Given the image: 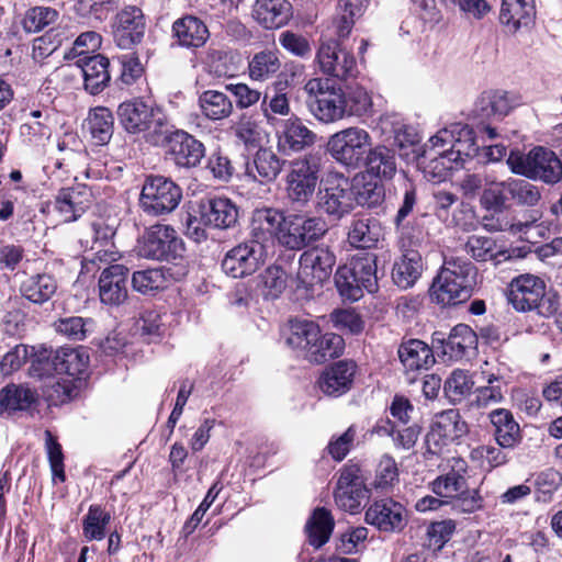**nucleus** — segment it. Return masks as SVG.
Returning a JSON list of instances; mask_svg holds the SVG:
<instances>
[{
  "label": "nucleus",
  "instance_id": "f257e3e1",
  "mask_svg": "<svg viewBox=\"0 0 562 562\" xmlns=\"http://www.w3.org/2000/svg\"><path fill=\"white\" fill-rule=\"evenodd\" d=\"M477 269L465 258H446L429 289L432 302L441 306L468 301L476 286Z\"/></svg>",
  "mask_w": 562,
  "mask_h": 562
},
{
  "label": "nucleus",
  "instance_id": "f03ea898",
  "mask_svg": "<svg viewBox=\"0 0 562 562\" xmlns=\"http://www.w3.org/2000/svg\"><path fill=\"white\" fill-rule=\"evenodd\" d=\"M322 171V154L307 153L285 165L284 186L288 200L299 206L313 198Z\"/></svg>",
  "mask_w": 562,
  "mask_h": 562
},
{
  "label": "nucleus",
  "instance_id": "7ed1b4c3",
  "mask_svg": "<svg viewBox=\"0 0 562 562\" xmlns=\"http://www.w3.org/2000/svg\"><path fill=\"white\" fill-rule=\"evenodd\" d=\"M335 284L341 296L357 301L362 291L372 293L378 289L376 256H356L348 266L339 267L335 273Z\"/></svg>",
  "mask_w": 562,
  "mask_h": 562
},
{
  "label": "nucleus",
  "instance_id": "20e7f679",
  "mask_svg": "<svg viewBox=\"0 0 562 562\" xmlns=\"http://www.w3.org/2000/svg\"><path fill=\"white\" fill-rule=\"evenodd\" d=\"M372 145L370 133L358 126H350L333 134L327 142L329 155L348 169L362 167L364 156Z\"/></svg>",
  "mask_w": 562,
  "mask_h": 562
},
{
  "label": "nucleus",
  "instance_id": "39448f33",
  "mask_svg": "<svg viewBox=\"0 0 562 562\" xmlns=\"http://www.w3.org/2000/svg\"><path fill=\"white\" fill-rule=\"evenodd\" d=\"M304 91L314 97L308 106L316 120L323 123H334L345 119L344 90L329 79L313 78L305 86Z\"/></svg>",
  "mask_w": 562,
  "mask_h": 562
},
{
  "label": "nucleus",
  "instance_id": "423d86ee",
  "mask_svg": "<svg viewBox=\"0 0 562 562\" xmlns=\"http://www.w3.org/2000/svg\"><path fill=\"white\" fill-rule=\"evenodd\" d=\"M182 199L181 188L162 176H148L142 187L139 206L148 215L160 216L177 209Z\"/></svg>",
  "mask_w": 562,
  "mask_h": 562
},
{
  "label": "nucleus",
  "instance_id": "0eeeda50",
  "mask_svg": "<svg viewBox=\"0 0 562 562\" xmlns=\"http://www.w3.org/2000/svg\"><path fill=\"white\" fill-rule=\"evenodd\" d=\"M326 232L327 226L322 217L288 214L278 234V243L286 249L301 250L322 238Z\"/></svg>",
  "mask_w": 562,
  "mask_h": 562
},
{
  "label": "nucleus",
  "instance_id": "6e6552de",
  "mask_svg": "<svg viewBox=\"0 0 562 562\" xmlns=\"http://www.w3.org/2000/svg\"><path fill=\"white\" fill-rule=\"evenodd\" d=\"M338 473L334 491L335 503L345 512L357 513L363 499L369 496L361 470L357 464H345Z\"/></svg>",
  "mask_w": 562,
  "mask_h": 562
},
{
  "label": "nucleus",
  "instance_id": "1a4fd4ad",
  "mask_svg": "<svg viewBox=\"0 0 562 562\" xmlns=\"http://www.w3.org/2000/svg\"><path fill=\"white\" fill-rule=\"evenodd\" d=\"M431 142L446 147L448 154L457 162V166L460 167L479 153L474 131L469 125L462 123H456L440 130L431 137Z\"/></svg>",
  "mask_w": 562,
  "mask_h": 562
},
{
  "label": "nucleus",
  "instance_id": "9d476101",
  "mask_svg": "<svg viewBox=\"0 0 562 562\" xmlns=\"http://www.w3.org/2000/svg\"><path fill=\"white\" fill-rule=\"evenodd\" d=\"M336 256L328 246L305 250L299 259L297 278L304 285L322 284L331 276Z\"/></svg>",
  "mask_w": 562,
  "mask_h": 562
},
{
  "label": "nucleus",
  "instance_id": "9b49d317",
  "mask_svg": "<svg viewBox=\"0 0 562 562\" xmlns=\"http://www.w3.org/2000/svg\"><path fill=\"white\" fill-rule=\"evenodd\" d=\"M268 255L262 246L249 239L227 251L222 261V269L232 278H244L256 272Z\"/></svg>",
  "mask_w": 562,
  "mask_h": 562
},
{
  "label": "nucleus",
  "instance_id": "f8f14e48",
  "mask_svg": "<svg viewBox=\"0 0 562 562\" xmlns=\"http://www.w3.org/2000/svg\"><path fill=\"white\" fill-rule=\"evenodd\" d=\"M413 159L423 169L425 178L434 182L443 181L450 170L460 168L446 147L434 144L431 137L423 147L413 150Z\"/></svg>",
  "mask_w": 562,
  "mask_h": 562
},
{
  "label": "nucleus",
  "instance_id": "ddd939ff",
  "mask_svg": "<svg viewBox=\"0 0 562 562\" xmlns=\"http://www.w3.org/2000/svg\"><path fill=\"white\" fill-rule=\"evenodd\" d=\"M182 250V240L169 225H154L144 236L140 255L148 259L169 260Z\"/></svg>",
  "mask_w": 562,
  "mask_h": 562
},
{
  "label": "nucleus",
  "instance_id": "4468645a",
  "mask_svg": "<svg viewBox=\"0 0 562 562\" xmlns=\"http://www.w3.org/2000/svg\"><path fill=\"white\" fill-rule=\"evenodd\" d=\"M353 183L341 173L330 176L321 198V206L325 213L341 218L353 209Z\"/></svg>",
  "mask_w": 562,
  "mask_h": 562
},
{
  "label": "nucleus",
  "instance_id": "2eb2a0df",
  "mask_svg": "<svg viewBox=\"0 0 562 562\" xmlns=\"http://www.w3.org/2000/svg\"><path fill=\"white\" fill-rule=\"evenodd\" d=\"M317 59L323 72L341 80L349 78L356 67L353 56L341 46L336 37H328L322 42Z\"/></svg>",
  "mask_w": 562,
  "mask_h": 562
},
{
  "label": "nucleus",
  "instance_id": "dca6fc26",
  "mask_svg": "<svg viewBox=\"0 0 562 562\" xmlns=\"http://www.w3.org/2000/svg\"><path fill=\"white\" fill-rule=\"evenodd\" d=\"M130 270L123 265H110L99 277V297L101 303L109 306H120L128 297Z\"/></svg>",
  "mask_w": 562,
  "mask_h": 562
},
{
  "label": "nucleus",
  "instance_id": "f3484780",
  "mask_svg": "<svg viewBox=\"0 0 562 562\" xmlns=\"http://www.w3.org/2000/svg\"><path fill=\"white\" fill-rule=\"evenodd\" d=\"M284 216L283 212L278 209H256L251 215L249 239L269 252L274 239L278 240Z\"/></svg>",
  "mask_w": 562,
  "mask_h": 562
},
{
  "label": "nucleus",
  "instance_id": "a211bd4d",
  "mask_svg": "<svg viewBox=\"0 0 562 562\" xmlns=\"http://www.w3.org/2000/svg\"><path fill=\"white\" fill-rule=\"evenodd\" d=\"M93 194L91 189L78 183L59 190L55 198V210L65 223L75 222L91 206Z\"/></svg>",
  "mask_w": 562,
  "mask_h": 562
},
{
  "label": "nucleus",
  "instance_id": "6ab92c4d",
  "mask_svg": "<svg viewBox=\"0 0 562 562\" xmlns=\"http://www.w3.org/2000/svg\"><path fill=\"white\" fill-rule=\"evenodd\" d=\"M366 521L384 532L402 530L407 522L405 507L392 498L372 503L366 512Z\"/></svg>",
  "mask_w": 562,
  "mask_h": 562
},
{
  "label": "nucleus",
  "instance_id": "aec40b11",
  "mask_svg": "<svg viewBox=\"0 0 562 562\" xmlns=\"http://www.w3.org/2000/svg\"><path fill=\"white\" fill-rule=\"evenodd\" d=\"M468 424L458 409H447L435 416L427 443L440 448L449 442L460 439L468 434Z\"/></svg>",
  "mask_w": 562,
  "mask_h": 562
},
{
  "label": "nucleus",
  "instance_id": "412c9836",
  "mask_svg": "<svg viewBox=\"0 0 562 562\" xmlns=\"http://www.w3.org/2000/svg\"><path fill=\"white\" fill-rule=\"evenodd\" d=\"M201 222L210 227L228 229L238 221V209L227 198H213L202 201L199 205Z\"/></svg>",
  "mask_w": 562,
  "mask_h": 562
},
{
  "label": "nucleus",
  "instance_id": "4be33fe9",
  "mask_svg": "<svg viewBox=\"0 0 562 562\" xmlns=\"http://www.w3.org/2000/svg\"><path fill=\"white\" fill-rule=\"evenodd\" d=\"M278 149L284 155L299 153L313 145L316 135L297 116H292L282 123V127L277 133Z\"/></svg>",
  "mask_w": 562,
  "mask_h": 562
},
{
  "label": "nucleus",
  "instance_id": "5701e85b",
  "mask_svg": "<svg viewBox=\"0 0 562 562\" xmlns=\"http://www.w3.org/2000/svg\"><path fill=\"white\" fill-rule=\"evenodd\" d=\"M561 178V159L554 151L541 146L529 151V179L554 184Z\"/></svg>",
  "mask_w": 562,
  "mask_h": 562
},
{
  "label": "nucleus",
  "instance_id": "b1692460",
  "mask_svg": "<svg viewBox=\"0 0 562 562\" xmlns=\"http://www.w3.org/2000/svg\"><path fill=\"white\" fill-rule=\"evenodd\" d=\"M356 369V364L351 361L335 362L319 376V389L328 396H341L351 389Z\"/></svg>",
  "mask_w": 562,
  "mask_h": 562
},
{
  "label": "nucleus",
  "instance_id": "393cba45",
  "mask_svg": "<svg viewBox=\"0 0 562 562\" xmlns=\"http://www.w3.org/2000/svg\"><path fill=\"white\" fill-rule=\"evenodd\" d=\"M418 237L413 238V244L401 248L402 256L394 262L392 270L393 282L401 289H408L415 284L423 272L420 254L412 247L416 245Z\"/></svg>",
  "mask_w": 562,
  "mask_h": 562
},
{
  "label": "nucleus",
  "instance_id": "a878e982",
  "mask_svg": "<svg viewBox=\"0 0 562 562\" xmlns=\"http://www.w3.org/2000/svg\"><path fill=\"white\" fill-rule=\"evenodd\" d=\"M83 77L85 89L92 95L99 94L109 85V59L104 56L91 55L80 57L75 61Z\"/></svg>",
  "mask_w": 562,
  "mask_h": 562
},
{
  "label": "nucleus",
  "instance_id": "bb28decb",
  "mask_svg": "<svg viewBox=\"0 0 562 562\" xmlns=\"http://www.w3.org/2000/svg\"><path fill=\"white\" fill-rule=\"evenodd\" d=\"M288 87L286 76L281 75L267 88L260 109L268 124L273 125L278 121V116H288L291 113L290 100L284 92Z\"/></svg>",
  "mask_w": 562,
  "mask_h": 562
},
{
  "label": "nucleus",
  "instance_id": "cd10ccee",
  "mask_svg": "<svg viewBox=\"0 0 562 562\" xmlns=\"http://www.w3.org/2000/svg\"><path fill=\"white\" fill-rule=\"evenodd\" d=\"M170 151L177 166L193 168L205 155L204 145L192 135L178 131L170 139Z\"/></svg>",
  "mask_w": 562,
  "mask_h": 562
},
{
  "label": "nucleus",
  "instance_id": "c85d7f7f",
  "mask_svg": "<svg viewBox=\"0 0 562 562\" xmlns=\"http://www.w3.org/2000/svg\"><path fill=\"white\" fill-rule=\"evenodd\" d=\"M254 19L267 30L284 26L292 16V4L288 0H256Z\"/></svg>",
  "mask_w": 562,
  "mask_h": 562
},
{
  "label": "nucleus",
  "instance_id": "c756f323",
  "mask_svg": "<svg viewBox=\"0 0 562 562\" xmlns=\"http://www.w3.org/2000/svg\"><path fill=\"white\" fill-rule=\"evenodd\" d=\"M477 345L476 333L470 326L459 324L442 340V353L450 360H461L474 355Z\"/></svg>",
  "mask_w": 562,
  "mask_h": 562
},
{
  "label": "nucleus",
  "instance_id": "7c9ffc66",
  "mask_svg": "<svg viewBox=\"0 0 562 562\" xmlns=\"http://www.w3.org/2000/svg\"><path fill=\"white\" fill-rule=\"evenodd\" d=\"M450 470L431 482V491L439 497L452 498L467 488V462L461 458H452Z\"/></svg>",
  "mask_w": 562,
  "mask_h": 562
},
{
  "label": "nucleus",
  "instance_id": "2f4dec72",
  "mask_svg": "<svg viewBox=\"0 0 562 562\" xmlns=\"http://www.w3.org/2000/svg\"><path fill=\"white\" fill-rule=\"evenodd\" d=\"M514 108V102L506 92L496 91L483 93L475 102L472 111L480 123L498 121L505 117Z\"/></svg>",
  "mask_w": 562,
  "mask_h": 562
},
{
  "label": "nucleus",
  "instance_id": "473e14b6",
  "mask_svg": "<svg viewBox=\"0 0 562 562\" xmlns=\"http://www.w3.org/2000/svg\"><path fill=\"white\" fill-rule=\"evenodd\" d=\"M117 116L121 125L128 133H142L151 125L153 109L140 99H135L121 103L117 108Z\"/></svg>",
  "mask_w": 562,
  "mask_h": 562
},
{
  "label": "nucleus",
  "instance_id": "72a5a7b5",
  "mask_svg": "<svg viewBox=\"0 0 562 562\" xmlns=\"http://www.w3.org/2000/svg\"><path fill=\"white\" fill-rule=\"evenodd\" d=\"M397 353L406 372L428 370L435 363L432 349L419 339L401 344Z\"/></svg>",
  "mask_w": 562,
  "mask_h": 562
},
{
  "label": "nucleus",
  "instance_id": "f704fd0d",
  "mask_svg": "<svg viewBox=\"0 0 562 562\" xmlns=\"http://www.w3.org/2000/svg\"><path fill=\"white\" fill-rule=\"evenodd\" d=\"M381 236V223L371 216L353 217L348 226L347 240L355 248H374Z\"/></svg>",
  "mask_w": 562,
  "mask_h": 562
},
{
  "label": "nucleus",
  "instance_id": "c9c22d12",
  "mask_svg": "<svg viewBox=\"0 0 562 562\" xmlns=\"http://www.w3.org/2000/svg\"><path fill=\"white\" fill-rule=\"evenodd\" d=\"M362 167L367 172L381 180H391L397 170L393 149L384 145L370 146L364 156Z\"/></svg>",
  "mask_w": 562,
  "mask_h": 562
},
{
  "label": "nucleus",
  "instance_id": "e433bc0d",
  "mask_svg": "<svg viewBox=\"0 0 562 562\" xmlns=\"http://www.w3.org/2000/svg\"><path fill=\"white\" fill-rule=\"evenodd\" d=\"M559 295L548 289L544 281L529 274V313L535 312L542 317L552 316L559 308Z\"/></svg>",
  "mask_w": 562,
  "mask_h": 562
},
{
  "label": "nucleus",
  "instance_id": "4c0bfd02",
  "mask_svg": "<svg viewBox=\"0 0 562 562\" xmlns=\"http://www.w3.org/2000/svg\"><path fill=\"white\" fill-rule=\"evenodd\" d=\"M89 364V356L82 348H60L52 357V368L57 374L79 376Z\"/></svg>",
  "mask_w": 562,
  "mask_h": 562
},
{
  "label": "nucleus",
  "instance_id": "58836bf2",
  "mask_svg": "<svg viewBox=\"0 0 562 562\" xmlns=\"http://www.w3.org/2000/svg\"><path fill=\"white\" fill-rule=\"evenodd\" d=\"M37 398L35 391L23 384H8L0 390V415L29 409Z\"/></svg>",
  "mask_w": 562,
  "mask_h": 562
},
{
  "label": "nucleus",
  "instance_id": "ea45409f",
  "mask_svg": "<svg viewBox=\"0 0 562 562\" xmlns=\"http://www.w3.org/2000/svg\"><path fill=\"white\" fill-rule=\"evenodd\" d=\"M285 165L268 148H259L251 164L247 166V172L260 183L272 182L277 179Z\"/></svg>",
  "mask_w": 562,
  "mask_h": 562
},
{
  "label": "nucleus",
  "instance_id": "a19ab883",
  "mask_svg": "<svg viewBox=\"0 0 562 562\" xmlns=\"http://www.w3.org/2000/svg\"><path fill=\"white\" fill-rule=\"evenodd\" d=\"M173 280L175 274L170 267L146 269L135 271L132 276V286L142 294H151L167 288Z\"/></svg>",
  "mask_w": 562,
  "mask_h": 562
},
{
  "label": "nucleus",
  "instance_id": "79ce46f5",
  "mask_svg": "<svg viewBox=\"0 0 562 562\" xmlns=\"http://www.w3.org/2000/svg\"><path fill=\"white\" fill-rule=\"evenodd\" d=\"M490 419L494 427L495 439L501 447L513 448L521 440L519 425L507 409L492 411Z\"/></svg>",
  "mask_w": 562,
  "mask_h": 562
},
{
  "label": "nucleus",
  "instance_id": "37998d69",
  "mask_svg": "<svg viewBox=\"0 0 562 562\" xmlns=\"http://www.w3.org/2000/svg\"><path fill=\"white\" fill-rule=\"evenodd\" d=\"M465 250L471 257L477 261H486L494 259L497 255L508 254L507 259L525 258L527 250L525 247H516L507 251H496V243L493 238L486 236H470L465 244Z\"/></svg>",
  "mask_w": 562,
  "mask_h": 562
},
{
  "label": "nucleus",
  "instance_id": "c03bdc74",
  "mask_svg": "<svg viewBox=\"0 0 562 562\" xmlns=\"http://www.w3.org/2000/svg\"><path fill=\"white\" fill-rule=\"evenodd\" d=\"M345 348L344 339L340 335L327 333L322 334L318 328L315 341L310 346L306 359L313 363H323L328 359L339 357Z\"/></svg>",
  "mask_w": 562,
  "mask_h": 562
},
{
  "label": "nucleus",
  "instance_id": "a18cd8bd",
  "mask_svg": "<svg viewBox=\"0 0 562 562\" xmlns=\"http://www.w3.org/2000/svg\"><path fill=\"white\" fill-rule=\"evenodd\" d=\"M334 518L326 508H316L305 525L308 542L315 548H321L330 538L334 529Z\"/></svg>",
  "mask_w": 562,
  "mask_h": 562
},
{
  "label": "nucleus",
  "instance_id": "49530a36",
  "mask_svg": "<svg viewBox=\"0 0 562 562\" xmlns=\"http://www.w3.org/2000/svg\"><path fill=\"white\" fill-rule=\"evenodd\" d=\"M57 284L49 274H35L26 278L20 286L23 297L34 304L47 302L56 292Z\"/></svg>",
  "mask_w": 562,
  "mask_h": 562
},
{
  "label": "nucleus",
  "instance_id": "de8ad7c7",
  "mask_svg": "<svg viewBox=\"0 0 562 562\" xmlns=\"http://www.w3.org/2000/svg\"><path fill=\"white\" fill-rule=\"evenodd\" d=\"M369 0H339L334 25L338 35H349L355 22L368 8Z\"/></svg>",
  "mask_w": 562,
  "mask_h": 562
},
{
  "label": "nucleus",
  "instance_id": "09e8293b",
  "mask_svg": "<svg viewBox=\"0 0 562 562\" xmlns=\"http://www.w3.org/2000/svg\"><path fill=\"white\" fill-rule=\"evenodd\" d=\"M318 335V325L312 321L295 319L290 324V333L286 337V345L292 349L300 350L306 358L310 346Z\"/></svg>",
  "mask_w": 562,
  "mask_h": 562
},
{
  "label": "nucleus",
  "instance_id": "8fccbe9b",
  "mask_svg": "<svg viewBox=\"0 0 562 562\" xmlns=\"http://www.w3.org/2000/svg\"><path fill=\"white\" fill-rule=\"evenodd\" d=\"M199 105L202 113L210 120H223L233 112V103L229 98L216 90H206L199 97Z\"/></svg>",
  "mask_w": 562,
  "mask_h": 562
},
{
  "label": "nucleus",
  "instance_id": "3c124183",
  "mask_svg": "<svg viewBox=\"0 0 562 562\" xmlns=\"http://www.w3.org/2000/svg\"><path fill=\"white\" fill-rule=\"evenodd\" d=\"M416 189L412 183H405V191L403 196V203L400 206L395 216L394 223L400 234L398 246L404 248L407 245L413 244V238H416L413 234V228L407 224H404V220L412 213L416 204Z\"/></svg>",
  "mask_w": 562,
  "mask_h": 562
},
{
  "label": "nucleus",
  "instance_id": "603ef678",
  "mask_svg": "<svg viewBox=\"0 0 562 562\" xmlns=\"http://www.w3.org/2000/svg\"><path fill=\"white\" fill-rule=\"evenodd\" d=\"M88 127L95 144H106L113 134L112 112L104 106L94 108L89 113Z\"/></svg>",
  "mask_w": 562,
  "mask_h": 562
},
{
  "label": "nucleus",
  "instance_id": "864d4df0",
  "mask_svg": "<svg viewBox=\"0 0 562 562\" xmlns=\"http://www.w3.org/2000/svg\"><path fill=\"white\" fill-rule=\"evenodd\" d=\"M398 482L400 472L395 459L387 453L383 454L375 467L373 488L382 493H389L393 491Z\"/></svg>",
  "mask_w": 562,
  "mask_h": 562
},
{
  "label": "nucleus",
  "instance_id": "5fc2aeb1",
  "mask_svg": "<svg viewBox=\"0 0 562 562\" xmlns=\"http://www.w3.org/2000/svg\"><path fill=\"white\" fill-rule=\"evenodd\" d=\"M281 67V61L272 50H262L254 55L248 64V74L255 81H267L276 75Z\"/></svg>",
  "mask_w": 562,
  "mask_h": 562
},
{
  "label": "nucleus",
  "instance_id": "6e6d98bb",
  "mask_svg": "<svg viewBox=\"0 0 562 562\" xmlns=\"http://www.w3.org/2000/svg\"><path fill=\"white\" fill-rule=\"evenodd\" d=\"M372 105V98L363 87H350L344 91L345 117L368 116L371 114Z\"/></svg>",
  "mask_w": 562,
  "mask_h": 562
},
{
  "label": "nucleus",
  "instance_id": "4d7b16f0",
  "mask_svg": "<svg viewBox=\"0 0 562 562\" xmlns=\"http://www.w3.org/2000/svg\"><path fill=\"white\" fill-rule=\"evenodd\" d=\"M111 515L100 505H91L82 519V533L88 541H100L105 537V528Z\"/></svg>",
  "mask_w": 562,
  "mask_h": 562
},
{
  "label": "nucleus",
  "instance_id": "13d9d810",
  "mask_svg": "<svg viewBox=\"0 0 562 562\" xmlns=\"http://www.w3.org/2000/svg\"><path fill=\"white\" fill-rule=\"evenodd\" d=\"M114 26L121 35H144L146 31L144 13L138 7H125L117 13Z\"/></svg>",
  "mask_w": 562,
  "mask_h": 562
},
{
  "label": "nucleus",
  "instance_id": "bf43d9fd",
  "mask_svg": "<svg viewBox=\"0 0 562 562\" xmlns=\"http://www.w3.org/2000/svg\"><path fill=\"white\" fill-rule=\"evenodd\" d=\"M58 18V11L53 8L34 7L25 12L22 25L27 33H38L54 25Z\"/></svg>",
  "mask_w": 562,
  "mask_h": 562
},
{
  "label": "nucleus",
  "instance_id": "052dcab7",
  "mask_svg": "<svg viewBox=\"0 0 562 562\" xmlns=\"http://www.w3.org/2000/svg\"><path fill=\"white\" fill-rule=\"evenodd\" d=\"M93 321L80 316L59 318L54 323L56 333L70 340H83L93 330Z\"/></svg>",
  "mask_w": 562,
  "mask_h": 562
},
{
  "label": "nucleus",
  "instance_id": "680f3d73",
  "mask_svg": "<svg viewBox=\"0 0 562 562\" xmlns=\"http://www.w3.org/2000/svg\"><path fill=\"white\" fill-rule=\"evenodd\" d=\"M473 381L467 371L457 369L447 378L443 391L452 403L461 402L473 387Z\"/></svg>",
  "mask_w": 562,
  "mask_h": 562
},
{
  "label": "nucleus",
  "instance_id": "e2e57ef3",
  "mask_svg": "<svg viewBox=\"0 0 562 562\" xmlns=\"http://www.w3.org/2000/svg\"><path fill=\"white\" fill-rule=\"evenodd\" d=\"M286 273L278 265L269 266L260 274V288L266 297L276 299L286 288Z\"/></svg>",
  "mask_w": 562,
  "mask_h": 562
},
{
  "label": "nucleus",
  "instance_id": "0e129e2a",
  "mask_svg": "<svg viewBox=\"0 0 562 562\" xmlns=\"http://www.w3.org/2000/svg\"><path fill=\"white\" fill-rule=\"evenodd\" d=\"M34 356V347L19 344L11 348L0 360V371L3 375H10L21 369L29 358Z\"/></svg>",
  "mask_w": 562,
  "mask_h": 562
},
{
  "label": "nucleus",
  "instance_id": "69168bd1",
  "mask_svg": "<svg viewBox=\"0 0 562 562\" xmlns=\"http://www.w3.org/2000/svg\"><path fill=\"white\" fill-rule=\"evenodd\" d=\"M562 482L560 473L553 469L540 472L535 480V497L538 502L547 503Z\"/></svg>",
  "mask_w": 562,
  "mask_h": 562
},
{
  "label": "nucleus",
  "instance_id": "338daca9",
  "mask_svg": "<svg viewBox=\"0 0 562 562\" xmlns=\"http://www.w3.org/2000/svg\"><path fill=\"white\" fill-rule=\"evenodd\" d=\"M525 16V0H503L499 20L508 27V32H517Z\"/></svg>",
  "mask_w": 562,
  "mask_h": 562
},
{
  "label": "nucleus",
  "instance_id": "774afa93",
  "mask_svg": "<svg viewBox=\"0 0 562 562\" xmlns=\"http://www.w3.org/2000/svg\"><path fill=\"white\" fill-rule=\"evenodd\" d=\"M235 136L246 146L257 147L261 142V127L252 117L243 115L233 127Z\"/></svg>",
  "mask_w": 562,
  "mask_h": 562
}]
</instances>
